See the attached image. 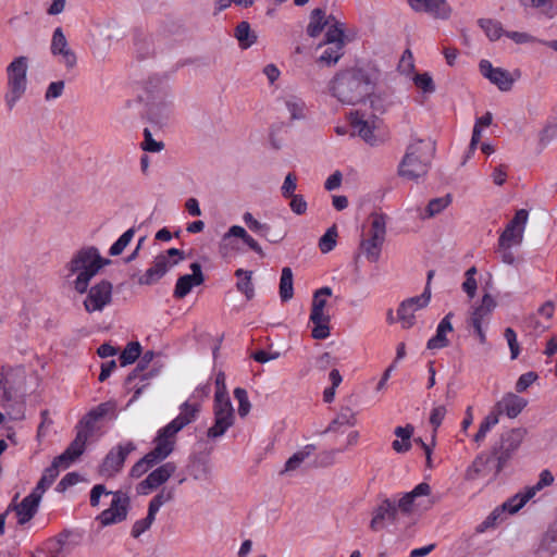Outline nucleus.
<instances>
[{
  "label": "nucleus",
  "mask_w": 557,
  "mask_h": 557,
  "mask_svg": "<svg viewBox=\"0 0 557 557\" xmlns=\"http://www.w3.org/2000/svg\"><path fill=\"white\" fill-rule=\"evenodd\" d=\"M325 46L326 48L320 54L318 62L326 66L335 65L344 54V47Z\"/></svg>",
  "instance_id": "nucleus-40"
},
{
  "label": "nucleus",
  "mask_w": 557,
  "mask_h": 557,
  "mask_svg": "<svg viewBox=\"0 0 557 557\" xmlns=\"http://www.w3.org/2000/svg\"><path fill=\"white\" fill-rule=\"evenodd\" d=\"M337 230L333 225L326 230L324 235L319 239V248L323 253H327L336 246Z\"/></svg>",
  "instance_id": "nucleus-50"
},
{
  "label": "nucleus",
  "mask_w": 557,
  "mask_h": 557,
  "mask_svg": "<svg viewBox=\"0 0 557 557\" xmlns=\"http://www.w3.org/2000/svg\"><path fill=\"white\" fill-rule=\"evenodd\" d=\"M111 263L109 259L102 258L99 249L94 246H87L75 251L65 264V277L72 280V286L78 294H85L90 281L99 271Z\"/></svg>",
  "instance_id": "nucleus-2"
},
{
  "label": "nucleus",
  "mask_w": 557,
  "mask_h": 557,
  "mask_svg": "<svg viewBox=\"0 0 557 557\" xmlns=\"http://www.w3.org/2000/svg\"><path fill=\"white\" fill-rule=\"evenodd\" d=\"M534 496V491L527 488L525 492H520L515 496L510 497L503 504V510L508 511L509 513L518 512L532 497Z\"/></svg>",
  "instance_id": "nucleus-34"
},
{
  "label": "nucleus",
  "mask_w": 557,
  "mask_h": 557,
  "mask_svg": "<svg viewBox=\"0 0 557 557\" xmlns=\"http://www.w3.org/2000/svg\"><path fill=\"white\" fill-rule=\"evenodd\" d=\"M345 34L343 24L335 23L331 25L325 34L324 45H333L337 47H344Z\"/></svg>",
  "instance_id": "nucleus-45"
},
{
  "label": "nucleus",
  "mask_w": 557,
  "mask_h": 557,
  "mask_svg": "<svg viewBox=\"0 0 557 557\" xmlns=\"http://www.w3.org/2000/svg\"><path fill=\"white\" fill-rule=\"evenodd\" d=\"M413 83L418 89L424 94H433L435 91V84L429 73L416 74Z\"/></svg>",
  "instance_id": "nucleus-56"
},
{
  "label": "nucleus",
  "mask_w": 557,
  "mask_h": 557,
  "mask_svg": "<svg viewBox=\"0 0 557 557\" xmlns=\"http://www.w3.org/2000/svg\"><path fill=\"white\" fill-rule=\"evenodd\" d=\"M557 552V520L549 525L544 533L540 545L536 549L537 554L548 553L554 554Z\"/></svg>",
  "instance_id": "nucleus-32"
},
{
  "label": "nucleus",
  "mask_w": 557,
  "mask_h": 557,
  "mask_svg": "<svg viewBox=\"0 0 557 557\" xmlns=\"http://www.w3.org/2000/svg\"><path fill=\"white\" fill-rule=\"evenodd\" d=\"M180 409V414L164 428L160 429L156 436L159 442L168 444L172 448V451L174 450L176 434L196 420L200 411V405L184 403Z\"/></svg>",
  "instance_id": "nucleus-7"
},
{
  "label": "nucleus",
  "mask_w": 557,
  "mask_h": 557,
  "mask_svg": "<svg viewBox=\"0 0 557 557\" xmlns=\"http://www.w3.org/2000/svg\"><path fill=\"white\" fill-rule=\"evenodd\" d=\"M525 434L527 430L523 428L511 429L502 434L499 443L492 448L493 457L496 460L495 474L502 472L521 445Z\"/></svg>",
  "instance_id": "nucleus-6"
},
{
  "label": "nucleus",
  "mask_w": 557,
  "mask_h": 557,
  "mask_svg": "<svg viewBox=\"0 0 557 557\" xmlns=\"http://www.w3.org/2000/svg\"><path fill=\"white\" fill-rule=\"evenodd\" d=\"M327 24L329 20L325 17V12L319 8L314 9L310 14V22L307 26L308 36L318 37Z\"/></svg>",
  "instance_id": "nucleus-33"
},
{
  "label": "nucleus",
  "mask_w": 557,
  "mask_h": 557,
  "mask_svg": "<svg viewBox=\"0 0 557 557\" xmlns=\"http://www.w3.org/2000/svg\"><path fill=\"white\" fill-rule=\"evenodd\" d=\"M430 300L431 289L429 286H425L421 295L401 301L397 309V321L401 324V327H412L416 324L414 312L425 308Z\"/></svg>",
  "instance_id": "nucleus-10"
},
{
  "label": "nucleus",
  "mask_w": 557,
  "mask_h": 557,
  "mask_svg": "<svg viewBox=\"0 0 557 557\" xmlns=\"http://www.w3.org/2000/svg\"><path fill=\"white\" fill-rule=\"evenodd\" d=\"M190 475L197 481L211 480V466L206 460H198L190 466Z\"/></svg>",
  "instance_id": "nucleus-48"
},
{
  "label": "nucleus",
  "mask_w": 557,
  "mask_h": 557,
  "mask_svg": "<svg viewBox=\"0 0 557 557\" xmlns=\"http://www.w3.org/2000/svg\"><path fill=\"white\" fill-rule=\"evenodd\" d=\"M356 418L354 412L350 409L343 410L329 425L326 429L327 432L336 431L341 425H355Z\"/></svg>",
  "instance_id": "nucleus-52"
},
{
  "label": "nucleus",
  "mask_w": 557,
  "mask_h": 557,
  "mask_svg": "<svg viewBox=\"0 0 557 557\" xmlns=\"http://www.w3.org/2000/svg\"><path fill=\"white\" fill-rule=\"evenodd\" d=\"M407 498L416 504L417 507L422 505V497H428L431 494V486L426 482L419 483L412 491L405 493Z\"/></svg>",
  "instance_id": "nucleus-51"
},
{
  "label": "nucleus",
  "mask_w": 557,
  "mask_h": 557,
  "mask_svg": "<svg viewBox=\"0 0 557 557\" xmlns=\"http://www.w3.org/2000/svg\"><path fill=\"white\" fill-rule=\"evenodd\" d=\"M76 436L71 442L65 450L70 451L71 456L76 460L85 451L86 443L89 436L92 434L88 429L78 424L76 426Z\"/></svg>",
  "instance_id": "nucleus-30"
},
{
  "label": "nucleus",
  "mask_w": 557,
  "mask_h": 557,
  "mask_svg": "<svg viewBox=\"0 0 557 557\" xmlns=\"http://www.w3.org/2000/svg\"><path fill=\"white\" fill-rule=\"evenodd\" d=\"M294 296V283L292 269L285 267L282 269L280 280V297L282 301H288Z\"/></svg>",
  "instance_id": "nucleus-35"
},
{
  "label": "nucleus",
  "mask_w": 557,
  "mask_h": 557,
  "mask_svg": "<svg viewBox=\"0 0 557 557\" xmlns=\"http://www.w3.org/2000/svg\"><path fill=\"white\" fill-rule=\"evenodd\" d=\"M537 377L539 375L533 371L521 374L516 382V391L518 393L527 391L537 380Z\"/></svg>",
  "instance_id": "nucleus-62"
},
{
  "label": "nucleus",
  "mask_w": 557,
  "mask_h": 557,
  "mask_svg": "<svg viewBox=\"0 0 557 557\" xmlns=\"http://www.w3.org/2000/svg\"><path fill=\"white\" fill-rule=\"evenodd\" d=\"M495 457H493V451L490 455L482 453L475 457L472 463L467 468L465 479L468 481H474L481 475H487L493 471L495 474Z\"/></svg>",
  "instance_id": "nucleus-21"
},
{
  "label": "nucleus",
  "mask_w": 557,
  "mask_h": 557,
  "mask_svg": "<svg viewBox=\"0 0 557 557\" xmlns=\"http://www.w3.org/2000/svg\"><path fill=\"white\" fill-rule=\"evenodd\" d=\"M174 497V488L163 487L150 500L148 509L157 515L159 509L166 503L171 502Z\"/></svg>",
  "instance_id": "nucleus-47"
},
{
  "label": "nucleus",
  "mask_w": 557,
  "mask_h": 557,
  "mask_svg": "<svg viewBox=\"0 0 557 557\" xmlns=\"http://www.w3.org/2000/svg\"><path fill=\"white\" fill-rule=\"evenodd\" d=\"M435 147L430 140L413 139L406 148L397 173L400 177L417 181L429 172Z\"/></svg>",
  "instance_id": "nucleus-3"
},
{
  "label": "nucleus",
  "mask_w": 557,
  "mask_h": 557,
  "mask_svg": "<svg viewBox=\"0 0 557 557\" xmlns=\"http://www.w3.org/2000/svg\"><path fill=\"white\" fill-rule=\"evenodd\" d=\"M496 305L495 299L490 294H485L482 297L481 304L473 308L469 320L470 324H483L488 320Z\"/></svg>",
  "instance_id": "nucleus-29"
},
{
  "label": "nucleus",
  "mask_w": 557,
  "mask_h": 557,
  "mask_svg": "<svg viewBox=\"0 0 557 557\" xmlns=\"http://www.w3.org/2000/svg\"><path fill=\"white\" fill-rule=\"evenodd\" d=\"M234 397L238 401V414L243 418L246 417L251 408L247 391L242 387H236L234 389Z\"/></svg>",
  "instance_id": "nucleus-57"
},
{
  "label": "nucleus",
  "mask_w": 557,
  "mask_h": 557,
  "mask_svg": "<svg viewBox=\"0 0 557 557\" xmlns=\"http://www.w3.org/2000/svg\"><path fill=\"white\" fill-rule=\"evenodd\" d=\"M235 37L242 48H248L257 40V36L251 32L250 24L246 21L240 22L235 28Z\"/></svg>",
  "instance_id": "nucleus-38"
},
{
  "label": "nucleus",
  "mask_w": 557,
  "mask_h": 557,
  "mask_svg": "<svg viewBox=\"0 0 557 557\" xmlns=\"http://www.w3.org/2000/svg\"><path fill=\"white\" fill-rule=\"evenodd\" d=\"M215 385L216 391L213 404L214 423L207 431V436L212 440L223 436L235 421V412L226 391L225 375L223 372L218 373Z\"/></svg>",
  "instance_id": "nucleus-4"
},
{
  "label": "nucleus",
  "mask_w": 557,
  "mask_h": 557,
  "mask_svg": "<svg viewBox=\"0 0 557 557\" xmlns=\"http://www.w3.org/2000/svg\"><path fill=\"white\" fill-rule=\"evenodd\" d=\"M153 443V449L146 454L132 467L131 475L133 478H140L150 468L163 461L172 454V448L168 444L159 442L157 437L154 438Z\"/></svg>",
  "instance_id": "nucleus-16"
},
{
  "label": "nucleus",
  "mask_w": 557,
  "mask_h": 557,
  "mask_svg": "<svg viewBox=\"0 0 557 557\" xmlns=\"http://www.w3.org/2000/svg\"><path fill=\"white\" fill-rule=\"evenodd\" d=\"M154 519H156V513H153L152 511H150L148 509L147 517L144 519L137 520L134 523V525L132 528V532H131L132 536L135 539L139 537L145 531H147L151 527Z\"/></svg>",
  "instance_id": "nucleus-58"
},
{
  "label": "nucleus",
  "mask_w": 557,
  "mask_h": 557,
  "mask_svg": "<svg viewBox=\"0 0 557 557\" xmlns=\"http://www.w3.org/2000/svg\"><path fill=\"white\" fill-rule=\"evenodd\" d=\"M454 317L453 312H448L438 323L436 329V334L431 337L428 343V349H441L445 348L449 345V341L447 338V334L453 332L451 318Z\"/></svg>",
  "instance_id": "nucleus-27"
},
{
  "label": "nucleus",
  "mask_w": 557,
  "mask_h": 557,
  "mask_svg": "<svg viewBox=\"0 0 557 557\" xmlns=\"http://www.w3.org/2000/svg\"><path fill=\"white\" fill-rule=\"evenodd\" d=\"M416 12H425L434 18L447 20L451 15V8L446 0H408Z\"/></svg>",
  "instance_id": "nucleus-20"
},
{
  "label": "nucleus",
  "mask_w": 557,
  "mask_h": 557,
  "mask_svg": "<svg viewBox=\"0 0 557 557\" xmlns=\"http://www.w3.org/2000/svg\"><path fill=\"white\" fill-rule=\"evenodd\" d=\"M113 286L111 282L102 280L91 286L85 294L84 309L88 313L101 312L112 301Z\"/></svg>",
  "instance_id": "nucleus-13"
},
{
  "label": "nucleus",
  "mask_w": 557,
  "mask_h": 557,
  "mask_svg": "<svg viewBox=\"0 0 557 557\" xmlns=\"http://www.w3.org/2000/svg\"><path fill=\"white\" fill-rule=\"evenodd\" d=\"M25 371L22 367L3 366L0 372L1 405L12 401L25 385Z\"/></svg>",
  "instance_id": "nucleus-9"
},
{
  "label": "nucleus",
  "mask_w": 557,
  "mask_h": 557,
  "mask_svg": "<svg viewBox=\"0 0 557 557\" xmlns=\"http://www.w3.org/2000/svg\"><path fill=\"white\" fill-rule=\"evenodd\" d=\"M171 268V261L165 255H158L152 265L138 278L140 285H152L157 283Z\"/></svg>",
  "instance_id": "nucleus-26"
},
{
  "label": "nucleus",
  "mask_w": 557,
  "mask_h": 557,
  "mask_svg": "<svg viewBox=\"0 0 557 557\" xmlns=\"http://www.w3.org/2000/svg\"><path fill=\"white\" fill-rule=\"evenodd\" d=\"M479 25L492 41L499 39L506 33L502 24L492 18H481L479 20Z\"/></svg>",
  "instance_id": "nucleus-42"
},
{
  "label": "nucleus",
  "mask_w": 557,
  "mask_h": 557,
  "mask_svg": "<svg viewBox=\"0 0 557 557\" xmlns=\"http://www.w3.org/2000/svg\"><path fill=\"white\" fill-rule=\"evenodd\" d=\"M59 473L60 472L59 470H55V467L50 466L46 468L36 487L32 492L42 498V495L52 485Z\"/></svg>",
  "instance_id": "nucleus-39"
},
{
  "label": "nucleus",
  "mask_w": 557,
  "mask_h": 557,
  "mask_svg": "<svg viewBox=\"0 0 557 557\" xmlns=\"http://www.w3.org/2000/svg\"><path fill=\"white\" fill-rule=\"evenodd\" d=\"M374 86L372 75L362 67L339 71L329 83L331 95L348 106H355L371 96Z\"/></svg>",
  "instance_id": "nucleus-1"
},
{
  "label": "nucleus",
  "mask_w": 557,
  "mask_h": 557,
  "mask_svg": "<svg viewBox=\"0 0 557 557\" xmlns=\"http://www.w3.org/2000/svg\"><path fill=\"white\" fill-rule=\"evenodd\" d=\"M144 136H145V139L141 144V147L145 151L159 152L163 149V146H164L163 143L156 141L152 138L151 132L148 128L144 129Z\"/></svg>",
  "instance_id": "nucleus-63"
},
{
  "label": "nucleus",
  "mask_w": 557,
  "mask_h": 557,
  "mask_svg": "<svg viewBox=\"0 0 557 557\" xmlns=\"http://www.w3.org/2000/svg\"><path fill=\"white\" fill-rule=\"evenodd\" d=\"M396 499L384 498L372 510L369 528L373 532H380L389 523H394L398 517Z\"/></svg>",
  "instance_id": "nucleus-17"
},
{
  "label": "nucleus",
  "mask_w": 557,
  "mask_h": 557,
  "mask_svg": "<svg viewBox=\"0 0 557 557\" xmlns=\"http://www.w3.org/2000/svg\"><path fill=\"white\" fill-rule=\"evenodd\" d=\"M141 354V346L138 342H131L126 345L120 355V362L122 367L135 362Z\"/></svg>",
  "instance_id": "nucleus-44"
},
{
  "label": "nucleus",
  "mask_w": 557,
  "mask_h": 557,
  "mask_svg": "<svg viewBox=\"0 0 557 557\" xmlns=\"http://www.w3.org/2000/svg\"><path fill=\"white\" fill-rule=\"evenodd\" d=\"M386 236V216L372 214L369 237L360 243V250L368 261L376 262L380 258L383 243Z\"/></svg>",
  "instance_id": "nucleus-8"
},
{
  "label": "nucleus",
  "mask_w": 557,
  "mask_h": 557,
  "mask_svg": "<svg viewBox=\"0 0 557 557\" xmlns=\"http://www.w3.org/2000/svg\"><path fill=\"white\" fill-rule=\"evenodd\" d=\"M154 358V351L148 350L146 351L141 359L139 360L137 367L134 369V371L128 375L127 381L131 383L133 380H136L140 377L143 381L150 377L151 373H144V371L147 369L148 364L152 361Z\"/></svg>",
  "instance_id": "nucleus-41"
},
{
  "label": "nucleus",
  "mask_w": 557,
  "mask_h": 557,
  "mask_svg": "<svg viewBox=\"0 0 557 557\" xmlns=\"http://www.w3.org/2000/svg\"><path fill=\"white\" fill-rule=\"evenodd\" d=\"M394 499H396V507L398 512L403 515H411L417 508L416 504L411 502L409 498H407V495L405 493L399 494Z\"/></svg>",
  "instance_id": "nucleus-60"
},
{
  "label": "nucleus",
  "mask_w": 557,
  "mask_h": 557,
  "mask_svg": "<svg viewBox=\"0 0 557 557\" xmlns=\"http://www.w3.org/2000/svg\"><path fill=\"white\" fill-rule=\"evenodd\" d=\"M414 428L411 424L405 426H397L394 431L399 440L392 443V447L396 453H406L411 448L410 438L413 434Z\"/></svg>",
  "instance_id": "nucleus-31"
},
{
  "label": "nucleus",
  "mask_w": 557,
  "mask_h": 557,
  "mask_svg": "<svg viewBox=\"0 0 557 557\" xmlns=\"http://www.w3.org/2000/svg\"><path fill=\"white\" fill-rule=\"evenodd\" d=\"M312 450L313 446L308 445L305 447V449L295 453L292 457L287 459V461L285 462L284 470L281 473H286L298 469L300 465L305 461V459L310 456Z\"/></svg>",
  "instance_id": "nucleus-43"
},
{
  "label": "nucleus",
  "mask_w": 557,
  "mask_h": 557,
  "mask_svg": "<svg viewBox=\"0 0 557 557\" xmlns=\"http://www.w3.org/2000/svg\"><path fill=\"white\" fill-rule=\"evenodd\" d=\"M235 276L239 278L236 284L237 289L245 294L248 300L252 299L255 296V288L251 282L252 272L238 269L235 271Z\"/></svg>",
  "instance_id": "nucleus-37"
},
{
  "label": "nucleus",
  "mask_w": 557,
  "mask_h": 557,
  "mask_svg": "<svg viewBox=\"0 0 557 557\" xmlns=\"http://www.w3.org/2000/svg\"><path fill=\"white\" fill-rule=\"evenodd\" d=\"M310 322L313 323L312 337L314 339H325L330 336V314L325 310L311 306Z\"/></svg>",
  "instance_id": "nucleus-28"
},
{
  "label": "nucleus",
  "mask_w": 557,
  "mask_h": 557,
  "mask_svg": "<svg viewBox=\"0 0 557 557\" xmlns=\"http://www.w3.org/2000/svg\"><path fill=\"white\" fill-rule=\"evenodd\" d=\"M191 274H184L176 281L173 296L182 299L187 296L193 287L199 286L205 282L201 264L194 262L190 264Z\"/></svg>",
  "instance_id": "nucleus-18"
},
{
  "label": "nucleus",
  "mask_w": 557,
  "mask_h": 557,
  "mask_svg": "<svg viewBox=\"0 0 557 557\" xmlns=\"http://www.w3.org/2000/svg\"><path fill=\"white\" fill-rule=\"evenodd\" d=\"M50 52L70 72L77 65V55L70 47L62 27H57L51 37Z\"/></svg>",
  "instance_id": "nucleus-12"
},
{
  "label": "nucleus",
  "mask_w": 557,
  "mask_h": 557,
  "mask_svg": "<svg viewBox=\"0 0 557 557\" xmlns=\"http://www.w3.org/2000/svg\"><path fill=\"white\" fill-rule=\"evenodd\" d=\"M176 471V465L172 461L165 462L150 472L147 478L140 482L143 490H156L165 483Z\"/></svg>",
  "instance_id": "nucleus-23"
},
{
  "label": "nucleus",
  "mask_w": 557,
  "mask_h": 557,
  "mask_svg": "<svg viewBox=\"0 0 557 557\" xmlns=\"http://www.w3.org/2000/svg\"><path fill=\"white\" fill-rule=\"evenodd\" d=\"M283 102L292 119L296 120L304 116L305 102L300 98L290 95L284 97Z\"/></svg>",
  "instance_id": "nucleus-46"
},
{
  "label": "nucleus",
  "mask_w": 557,
  "mask_h": 557,
  "mask_svg": "<svg viewBox=\"0 0 557 557\" xmlns=\"http://www.w3.org/2000/svg\"><path fill=\"white\" fill-rule=\"evenodd\" d=\"M296 188H297V177L294 173H288L285 176V180L281 187L282 196L284 198H289V197L294 196L295 195L294 191L296 190Z\"/></svg>",
  "instance_id": "nucleus-64"
},
{
  "label": "nucleus",
  "mask_w": 557,
  "mask_h": 557,
  "mask_svg": "<svg viewBox=\"0 0 557 557\" xmlns=\"http://www.w3.org/2000/svg\"><path fill=\"white\" fill-rule=\"evenodd\" d=\"M67 536L59 535L57 539H52L48 542V549L51 557H60L69 554V549L65 548Z\"/></svg>",
  "instance_id": "nucleus-53"
},
{
  "label": "nucleus",
  "mask_w": 557,
  "mask_h": 557,
  "mask_svg": "<svg viewBox=\"0 0 557 557\" xmlns=\"http://www.w3.org/2000/svg\"><path fill=\"white\" fill-rule=\"evenodd\" d=\"M350 124L354 132L364 141L373 145L375 141L374 129L376 128L374 119H366L359 111L350 113Z\"/></svg>",
  "instance_id": "nucleus-24"
},
{
  "label": "nucleus",
  "mask_w": 557,
  "mask_h": 557,
  "mask_svg": "<svg viewBox=\"0 0 557 557\" xmlns=\"http://www.w3.org/2000/svg\"><path fill=\"white\" fill-rule=\"evenodd\" d=\"M481 74L495 84L500 90H509L512 86V79L509 73L502 67H493L492 63L487 60L480 62Z\"/></svg>",
  "instance_id": "nucleus-22"
},
{
  "label": "nucleus",
  "mask_w": 557,
  "mask_h": 557,
  "mask_svg": "<svg viewBox=\"0 0 557 557\" xmlns=\"http://www.w3.org/2000/svg\"><path fill=\"white\" fill-rule=\"evenodd\" d=\"M451 202L450 195L432 199L426 207L428 218H432L442 212Z\"/></svg>",
  "instance_id": "nucleus-54"
},
{
  "label": "nucleus",
  "mask_w": 557,
  "mask_h": 557,
  "mask_svg": "<svg viewBox=\"0 0 557 557\" xmlns=\"http://www.w3.org/2000/svg\"><path fill=\"white\" fill-rule=\"evenodd\" d=\"M332 295L331 287L324 286L319 288L313 294L312 307H317L319 309L325 310L326 307V297Z\"/></svg>",
  "instance_id": "nucleus-61"
},
{
  "label": "nucleus",
  "mask_w": 557,
  "mask_h": 557,
  "mask_svg": "<svg viewBox=\"0 0 557 557\" xmlns=\"http://www.w3.org/2000/svg\"><path fill=\"white\" fill-rule=\"evenodd\" d=\"M528 218L529 213L524 209H520L516 212L512 220L507 224L499 236V248H510L512 245L521 244Z\"/></svg>",
  "instance_id": "nucleus-15"
},
{
  "label": "nucleus",
  "mask_w": 557,
  "mask_h": 557,
  "mask_svg": "<svg viewBox=\"0 0 557 557\" xmlns=\"http://www.w3.org/2000/svg\"><path fill=\"white\" fill-rule=\"evenodd\" d=\"M135 449L136 445L131 441L124 444H119L117 446L110 449L102 463L100 465V474L106 478L114 476L122 470L125 459Z\"/></svg>",
  "instance_id": "nucleus-11"
},
{
  "label": "nucleus",
  "mask_w": 557,
  "mask_h": 557,
  "mask_svg": "<svg viewBox=\"0 0 557 557\" xmlns=\"http://www.w3.org/2000/svg\"><path fill=\"white\" fill-rule=\"evenodd\" d=\"M528 400L513 393L505 394L495 406L500 414H506L510 419L517 418L527 407Z\"/></svg>",
  "instance_id": "nucleus-25"
},
{
  "label": "nucleus",
  "mask_w": 557,
  "mask_h": 557,
  "mask_svg": "<svg viewBox=\"0 0 557 557\" xmlns=\"http://www.w3.org/2000/svg\"><path fill=\"white\" fill-rule=\"evenodd\" d=\"M135 235V228L131 227L126 232H124L119 239L110 247L109 253L110 256H119L124 249L128 246Z\"/></svg>",
  "instance_id": "nucleus-49"
},
{
  "label": "nucleus",
  "mask_w": 557,
  "mask_h": 557,
  "mask_svg": "<svg viewBox=\"0 0 557 557\" xmlns=\"http://www.w3.org/2000/svg\"><path fill=\"white\" fill-rule=\"evenodd\" d=\"M504 336L508 343L511 359H517L520 354V346L517 341L516 332L513 331V329L507 327L504 332Z\"/></svg>",
  "instance_id": "nucleus-59"
},
{
  "label": "nucleus",
  "mask_w": 557,
  "mask_h": 557,
  "mask_svg": "<svg viewBox=\"0 0 557 557\" xmlns=\"http://www.w3.org/2000/svg\"><path fill=\"white\" fill-rule=\"evenodd\" d=\"M28 59L21 55L7 66V86L4 101L9 110H12L17 101L24 96L27 88Z\"/></svg>",
  "instance_id": "nucleus-5"
},
{
  "label": "nucleus",
  "mask_w": 557,
  "mask_h": 557,
  "mask_svg": "<svg viewBox=\"0 0 557 557\" xmlns=\"http://www.w3.org/2000/svg\"><path fill=\"white\" fill-rule=\"evenodd\" d=\"M519 2L525 9H534L548 18L557 14L553 5V0H519Z\"/></svg>",
  "instance_id": "nucleus-36"
},
{
  "label": "nucleus",
  "mask_w": 557,
  "mask_h": 557,
  "mask_svg": "<svg viewBox=\"0 0 557 557\" xmlns=\"http://www.w3.org/2000/svg\"><path fill=\"white\" fill-rule=\"evenodd\" d=\"M107 413L106 404L99 405L95 410H91L79 424L94 432L95 422Z\"/></svg>",
  "instance_id": "nucleus-55"
},
{
  "label": "nucleus",
  "mask_w": 557,
  "mask_h": 557,
  "mask_svg": "<svg viewBox=\"0 0 557 557\" xmlns=\"http://www.w3.org/2000/svg\"><path fill=\"white\" fill-rule=\"evenodd\" d=\"M113 498L109 508L104 509L97 520L102 527L122 522L126 519L131 499L126 493L121 491L112 493Z\"/></svg>",
  "instance_id": "nucleus-14"
},
{
  "label": "nucleus",
  "mask_w": 557,
  "mask_h": 557,
  "mask_svg": "<svg viewBox=\"0 0 557 557\" xmlns=\"http://www.w3.org/2000/svg\"><path fill=\"white\" fill-rule=\"evenodd\" d=\"M40 502L41 498L32 492L29 495L23 498L21 503H11L8 507V511H14L17 518V523L23 525L29 522L37 513Z\"/></svg>",
  "instance_id": "nucleus-19"
}]
</instances>
